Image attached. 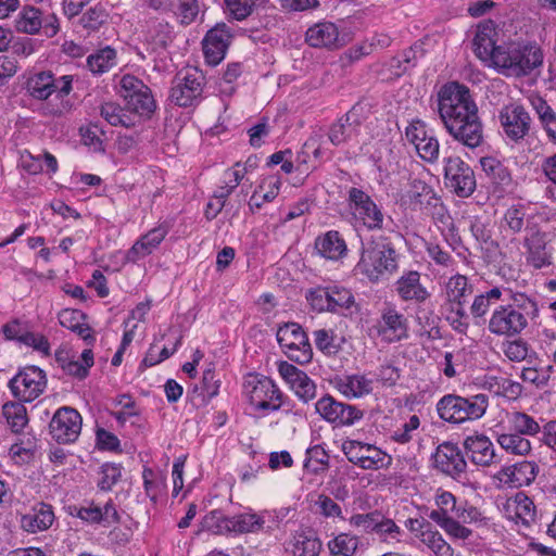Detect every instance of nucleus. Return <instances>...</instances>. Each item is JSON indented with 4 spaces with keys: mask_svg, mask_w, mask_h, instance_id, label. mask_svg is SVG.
Masks as SVG:
<instances>
[{
    "mask_svg": "<svg viewBox=\"0 0 556 556\" xmlns=\"http://www.w3.org/2000/svg\"><path fill=\"white\" fill-rule=\"evenodd\" d=\"M439 118L458 143L477 149L484 142V126L471 90L458 81L444 84L437 93Z\"/></svg>",
    "mask_w": 556,
    "mask_h": 556,
    "instance_id": "1",
    "label": "nucleus"
},
{
    "mask_svg": "<svg viewBox=\"0 0 556 556\" xmlns=\"http://www.w3.org/2000/svg\"><path fill=\"white\" fill-rule=\"evenodd\" d=\"M403 240L397 231H390L389 236L372 238L367 248H364L361 258L355 266L356 273L365 276L371 282L379 281L384 275L397 270V253L395 244Z\"/></svg>",
    "mask_w": 556,
    "mask_h": 556,
    "instance_id": "2",
    "label": "nucleus"
},
{
    "mask_svg": "<svg viewBox=\"0 0 556 556\" xmlns=\"http://www.w3.org/2000/svg\"><path fill=\"white\" fill-rule=\"evenodd\" d=\"M543 51L532 42H508L500 45L493 66L507 77H523L543 64Z\"/></svg>",
    "mask_w": 556,
    "mask_h": 556,
    "instance_id": "3",
    "label": "nucleus"
},
{
    "mask_svg": "<svg viewBox=\"0 0 556 556\" xmlns=\"http://www.w3.org/2000/svg\"><path fill=\"white\" fill-rule=\"evenodd\" d=\"M488 407L489 396L483 393L467 397L454 393L445 394L435 406L439 417L452 425L479 420L485 415Z\"/></svg>",
    "mask_w": 556,
    "mask_h": 556,
    "instance_id": "4",
    "label": "nucleus"
},
{
    "mask_svg": "<svg viewBox=\"0 0 556 556\" xmlns=\"http://www.w3.org/2000/svg\"><path fill=\"white\" fill-rule=\"evenodd\" d=\"M119 94L127 106L140 116L150 117L156 110L151 89L139 78L126 74L119 80Z\"/></svg>",
    "mask_w": 556,
    "mask_h": 556,
    "instance_id": "5",
    "label": "nucleus"
},
{
    "mask_svg": "<svg viewBox=\"0 0 556 556\" xmlns=\"http://www.w3.org/2000/svg\"><path fill=\"white\" fill-rule=\"evenodd\" d=\"M46 387V372L34 365L21 368L9 381L12 395L20 402H33L43 393Z\"/></svg>",
    "mask_w": 556,
    "mask_h": 556,
    "instance_id": "6",
    "label": "nucleus"
},
{
    "mask_svg": "<svg viewBox=\"0 0 556 556\" xmlns=\"http://www.w3.org/2000/svg\"><path fill=\"white\" fill-rule=\"evenodd\" d=\"M243 392L255 409L264 414L278 409V404L273 402L278 399V390L273 379L260 374H249L244 378Z\"/></svg>",
    "mask_w": 556,
    "mask_h": 556,
    "instance_id": "7",
    "label": "nucleus"
},
{
    "mask_svg": "<svg viewBox=\"0 0 556 556\" xmlns=\"http://www.w3.org/2000/svg\"><path fill=\"white\" fill-rule=\"evenodd\" d=\"M280 350L290 361L299 364L308 363L313 356L308 338L296 323L280 325Z\"/></svg>",
    "mask_w": 556,
    "mask_h": 556,
    "instance_id": "8",
    "label": "nucleus"
},
{
    "mask_svg": "<svg viewBox=\"0 0 556 556\" xmlns=\"http://www.w3.org/2000/svg\"><path fill=\"white\" fill-rule=\"evenodd\" d=\"M443 162L446 187L460 198L471 195L477 185L472 168L459 156L444 157Z\"/></svg>",
    "mask_w": 556,
    "mask_h": 556,
    "instance_id": "9",
    "label": "nucleus"
},
{
    "mask_svg": "<svg viewBox=\"0 0 556 556\" xmlns=\"http://www.w3.org/2000/svg\"><path fill=\"white\" fill-rule=\"evenodd\" d=\"M315 409L323 419L336 427L352 426L364 416L362 409L340 402L329 394L324 395L316 402Z\"/></svg>",
    "mask_w": 556,
    "mask_h": 556,
    "instance_id": "10",
    "label": "nucleus"
},
{
    "mask_svg": "<svg viewBox=\"0 0 556 556\" xmlns=\"http://www.w3.org/2000/svg\"><path fill=\"white\" fill-rule=\"evenodd\" d=\"M342 451L349 462L366 470H377L391 463V457L380 448L355 440L345 441Z\"/></svg>",
    "mask_w": 556,
    "mask_h": 556,
    "instance_id": "11",
    "label": "nucleus"
},
{
    "mask_svg": "<svg viewBox=\"0 0 556 556\" xmlns=\"http://www.w3.org/2000/svg\"><path fill=\"white\" fill-rule=\"evenodd\" d=\"M528 326L525 314L515 307L500 305L488 319V331L496 337L511 338L518 336Z\"/></svg>",
    "mask_w": 556,
    "mask_h": 556,
    "instance_id": "12",
    "label": "nucleus"
},
{
    "mask_svg": "<svg viewBox=\"0 0 556 556\" xmlns=\"http://www.w3.org/2000/svg\"><path fill=\"white\" fill-rule=\"evenodd\" d=\"M83 418L73 407L59 408L49 424V431L53 440L60 444L75 442L81 431Z\"/></svg>",
    "mask_w": 556,
    "mask_h": 556,
    "instance_id": "13",
    "label": "nucleus"
},
{
    "mask_svg": "<svg viewBox=\"0 0 556 556\" xmlns=\"http://www.w3.org/2000/svg\"><path fill=\"white\" fill-rule=\"evenodd\" d=\"M533 218H527L523 247L527 249V262L536 269L552 264L551 253L547 251V233L543 232Z\"/></svg>",
    "mask_w": 556,
    "mask_h": 556,
    "instance_id": "14",
    "label": "nucleus"
},
{
    "mask_svg": "<svg viewBox=\"0 0 556 556\" xmlns=\"http://www.w3.org/2000/svg\"><path fill=\"white\" fill-rule=\"evenodd\" d=\"M349 202L354 210L355 216L362 220L368 230L382 228L384 215L365 191L355 187L351 188L349 190Z\"/></svg>",
    "mask_w": 556,
    "mask_h": 556,
    "instance_id": "15",
    "label": "nucleus"
},
{
    "mask_svg": "<svg viewBox=\"0 0 556 556\" xmlns=\"http://www.w3.org/2000/svg\"><path fill=\"white\" fill-rule=\"evenodd\" d=\"M405 137L415 147L419 157L427 163H434L439 159L440 143L434 136L428 135L426 124L414 119L405 129Z\"/></svg>",
    "mask_w": 556,
    "mask_h": 556,
    "instance_id": "16",
    "label": "nucleus"
},
{
    "mask_svg": "<svg viewBox=\"0 0 556 556\" xmlns=\"http://www.w3.org/2000/svg\"><path fill=\"white\" fill-rule=\"evenodd\" d=\"M203 87L202 74H186L184 77L177 78L170 89L169 98L172 102L181 108L197 105L202 99Z\"/></svg>",
    "mask_w": 556,
    "mask_h": 556,
    "instance_id": "17",
    "label": "nucleus"
},
{
    "mask_svg": "<svg viewBox=\"0 0 556 556\" xmlns=\"http://www.w3.org/2000/svg\"><path fill=\"white\" fill-rule=\"evenodd\" d=\"M305 41L313 48L338 50L345 46L344 35L340 34L338 26L329 21L318 22L305 33Z\"/></svg>",
    "mask_w": 556,
    "mask_h": 556,
    "instance_id": "18",
    "label": "nucleus"
},
{
    "mask_svg": "<svg viewBox=\"0 0 556 556\" xmlns=\"http://www.w3.org/2000/svg\"><path fill=\"white\" fill-rule=\"evenodd\" d=\"M498 118L505 135L513 141L523 139L530 130L531 117L522 105H505Z\"/></svg>",
    "mask_w": 556,
    "mask_h": 556,
    "instance_id": "19",
    "label": "nucleus"
},
{
    "mask_svg": "<svg viewBox=\"0 0 556 556\" xmlns=\"http://www.w3.org/2000/svg\"><path fill=\"white\" fill-rule=\"evenodd\" d=\"M435 468L454 479L466 472L467 462L457 446L452 442L441 443L434 453Z\"/></svg>",
    "mask_w": 556,
    "mask_h": 556,
    "instance_id": "20",
    "label": "nucleus"
},
{
    "mask_svg": "<svg viewBox=\"0 0 556 556\" xmlns=\"http://www.w3.org/2000/svg\"><path fill=\"white\" fill-rule=\"evenodd\" d=\"M496 40L497 30L494 22L484 21L477 25L472 38V50L479 60L488 62L490 66L494 61L496 51L500 49Z\"/></svg>",
    "mask_w": 556,
    "mask_h": 556,
    "instance_id": "21",
    "label": "nucleus"
},
{
    "mask_svg": "<svg viewBox=\"0 0 556 556\" xmlns=\"http://www.w3.org/2000/svg\"><path fill=\"white\" fill-rule=\"evenodd\" d=\"M230 31L226 24H217L210 29L203 39V52L207 64H219L227 52L230 43Z\"/></svg>",
    "mask_w": 556,
    "mask_h": 556,
    "instance_id": "22",
    "label": "nucleus"
},
{
    "mask_svg": "<svg viewBox=\"0 0 556 556\" xmlns=\"http://www.w3.org/2000/svg\"><path fill=\"white\" fill-rule=\"evenodd\" d=\"M539 466L534 462L522 460L503 467L495 478L504 485L519 489L530 485L536 478Z\"/></svg>",
    "mask_w": 556,
    "mask_h": 556,
    "instance_id": "23",
    "label": "nucleus"
},
{
    "mask_svg": "<svg viewBox=\"0 0 556 556\" xmlns=\"http://www.w3.org/2000/svg\"><path fill=\"white\" fill-rule=\"evenodd\" d=\"M463 446L467 457L477 466L490 467L498 462L494 444L483 433L468 435Z\"/></svg>",
    "mask_w": 556,
    "mask_h": 556,
    "instance_id": "24",
    "label": "nucleus"
},
{
    "mask_svg": "<svg viewBox=\"0 0 556 556\" xmlns=\"http://www.w3.org/2000/svg\"><path fill=\"white\" fill-rule=\"evenodd\" d=\"M400 203L402 206L417 211L425 210L429 205L437 207L440 204V198L424 180L414 178L409 181L408 189L401 194Z\"/></svg>",
    "mask_w": 556,
    "mask_h": 556,
    "instance_id": "25",
    "label": "nucleus"
},
{
    "mask_svg": "<svg viewBox=\"0 0 556 556\" xmlns=\"http://www.w3.org/2000/svg\"><path fill=\"white\" fill-rule=\"evenodd\" d=\"M375 328L378 336L388 342L407 338V319L394 306H387L382 309Z\"/></svg>",
    "mask_w": 556,
    "mask_h": 556,
    "instance_id": "26",
    "label": "nucleus"
},
{
    "mask_svg": "<svg viewBox=\"0 0 556 556\" xmlns=\"http://www.w3.org/2000/svg\"><path fill=\"white\" fill-rule=\"evenodd\" d=\"M280 377L302 401L307 402L314 397L315 383L303 370L280 361Z\"/></svg>",
    "mask_w": 556,
    "mask_h": 556,
    "instance_id": "27",
    "label": "nucleus"
},
{
    "mask_svg": "<svg viewBox=\"0 0 556 556\" xmlns=\"http://www.w3.org/2000/svg\"><path fill=\"white\" fill-rule=\"evenodd\" d=\"M362 108L353 106L337 123L331 125L328 137L332 144L340 146L355 138L359 132Z\"/></svg>",
    "mask_w": 556,
    "mask_h": 556,
    "instance_id": "28",
    "label": "nucleus"
},
{
    "mask_svg": "<svg viewBox=\"0 0 556 556\" xmlns=\"http://www.w3.org/2000/svg\"><path fill=\"white\" fill-rule=\"evenodd\" d=\"M211 520L216 521V532L223 530L232 532H252L261 527V519L255 514H240L232 517L224 516L220 511H212Z\"/></svg>",
    "mask_w": 556,
    "mask_h": 556,
    "instance_id": "29",
    "label": "nucleus"
},
{
    "mask_svg": "<svg viewBox=\"0 0 556 556\" xmlns=\"http://www.w3.org/2000/svg\"><path fill=\"white\" fill-rule=\"evenodd\" d=\"M395 291L403 301L424 303L430 298V292L420 283L417 270L404 273L395 282Z\"/></svg>",
    "mask_w": 556,
    "mask_h": 556,
    "instance_id": "30",
    "label": "nucleus"
},
{
    "mask_svg": "<svg viewBox=\"0 0 556 556\" xmlns=\"http://www.w3.org/2000/svg\"><path fill=\"white\" fill-rule=\"evenodd\" d=\"M167 232V227L162 225L151 229L127 251L125 255L126 262L136 263L151 254L164 240Z\"/></svg>",
    "mask_w": 556,
    "mask_h": 556,
    "instance_id": "31",
    "label": "nucleus"
},
{
    "mask_svg": "<svg viewBox=\"0 0 556 556\" xmlns=\"http://www.w3.org/2000/svg\"><path fill=\"white\" fill-rule=\"evenodd\" d=\"M54 521L52 506L40 502L31 510L21 517V527L29 533H37L49 529Z\"/></svg>",
    "mask_w": 556,
    "mask_h": 556,
    "instance_id": "32",
    "label": "nucleus"
},
{
    "mask_svg": "<svg viewBox=\"0 0 556 556\" xmlns=\"http://www.w3.org/2000/svg\"><path fill=\"white\" fill-rule=\"evenodd\" d=\"M372 383L365 375L354 374L337 377L333 387L348 399H358L372 392Z\"/></svg>",
    "mask_w": 556,
    "mask_h": 556,
    "instance_id": "33",
    "label": "nucleus"
},
{
    "mask_svg": "<svg viewBox=\"0 0 556 556\" xmlns=\"http://www.w3.org/2000/svg\"><path fill=\"white\" fill-rule=\"evenodd\" d=\"M506 511L508 513V517L516 523L521 522L523 526L529 527L535 521V505L532 500L522 492L517 493L513 500L507 502Z\"/></svg>",
    "mask_w": 556,
    "mask_h": 556,
    "instance_id": "34",
    "label": "nucleus"
},
{
    "mask_svg": "<svg viewBox=\"0 0 556 556\" xmlns=\"http://www.w3.org/2000/svg\"><path fill=\"white\" fill-rule=\"evenodd\" d=\"M318 253L328 260L338 261L348 252L346 243L337 230H330L315 241Z\"/></svg>",
    "mask_w": 556,
    "mask_h": 556,
    "instance_id": "35",
    "label": "nucleus"
},
{
    "mask_svg": "<svg viewBox=\"0 0 556 556\" xmlns=\"http://www.w3.org/2000/svg\"><path fill=\"white\" fill-rule=\"evenodd\" d=\"M503 295V290L500 287L475 295L473 301L469 307L471 318L476 325H481L486 321L485 316L490 308L496 304Z\"/></svg>",
    "mask_w": 556,
    "mask_h": 556,
    "instance_id": "36",
    "label": "nucleus"
},
{
    "mask_svg": "<svg viewBox=\"0 0 556 556\" xmlns=\"http://www.w3.org/2000/svg\"><path fill=\"white\" fill-rule=\"evenodd\" d=\"M473 293V286L466 276L456 274L445 283V299L447 304H467V299Z\"/></svg>",
    "mask_w": 556,
    "mask_h": 556,
    "instance_id": "37",
    "label": "nucleus"
},
{
    "mask_svg": "<svg viewBox=\"0 0 556 556\" xmlns=\"http://www.w3.org/2000/svg\"><path fill=\"white\" fill-rule=\"evenodd\" d=\"M110 12L105 4L98 2L83 12L77 26L81 27L88 35L98 31L109 21Z\"/></svg>",
    "mask_w": 556,
    "mask_h": 556,
    "instance_id": "38",
    "label": "nucleus"
},
{
    "mask_svg": "<svg viewBox=\"0 0 556 556\" xmlns=\"http://www.w3.org/2000/svg\"><path fill=\"white\" fill-rule=\"evenodd\" d=\"M28 94L36 100H47L55 92V78L51 72H39L26 81Z\"/></svg>",
    "mask_w": 556,
    "mask_h": 556,
    "instance_id": "39",
    "label": "nucleus"
},
{
    "mask_svg": "<svg viewBox=\"0 0 556 556\" xmlns=\"http://www.w3.org/2000/svg\"><path fill=\"white\" fill-rule=\"evenodd\" d=\"M530 101L547 137L556 142V112L539 96L532 97Z\"/></svg>",
    "mask_w": 556,
    "mask_h": 556,
    "instance_id": "40",
    "label": "nucleus"
},
{
    "mask_svg": "<svg viewBox=\"0 0 556 556\" xmlns=\"http://www.w3.org/2000/svg\"><path fill=\"white\" fill-rule=\"evenodd\" d=\"M115 64L116 51L109 46L96 51L87 58V67L96 75H102L109 72Z\"/></svg>",
    "mask_w": 556,
    "mask_h": 556,
    "instance_id": "41",
    "label": "nucleus"
},
{
    "mask_svg": "<svg viewBox=\"0 0 556 556\" xmlns=\"http://www.w3.org/2000/svg\"><path fill=\"white\" fill-rule=\"evenodd\" d=\"M496 442L504 451L513 455L525 456L532 450L530 440L515 431L498 434L496 437Z\"/></svg>",
    "mask_w": 556,
    "mask_h": 556,
    "instance_id": "42",
    "label": "nucleus"
},
{
    "mask_svg": "<svg viewBox=\"0 0 556 556\" xmlns=\"http://www.w3.org/2000/svg\"><path fill=\"white\" fill-rule=\"evenodd\" d=\"M480 164L483 172L496 186L506 187L511 182V175L508 168L497 159L484 156L481 157Z\"/></svg>",
    "mask_w": 556,
    "mask_h": 556,
    "instance_id": "43",
    "label": "nucleus"
},
{
    "mask_svg": "<svg viewBox=\"0 0 556 556\" xmlns=\"http://www.w3.org/2000/svg\"><path fill=\"white\" fill-rule=\"evenodd\" d=\"M278 176H268L260 182L250 199L251 207H261L264 203L276 199L278 192Z\"/></svg>",
    "mask_w": 556,
    "mask_h": 556,
    "instance_id": "44",
    "label": "nucleus"
},
{
    "mask_svg": "<svg viewBox=\"0 0 556 556\" xmlns=\"http://www.w3.org/2000/svg\"><path fill=\"white\" fill-rule=\"evenodd\" d=\"M24 402H7L2 406L3 416L7 419L11 430L20 433L28 422L27 409L23 405Z\"/></svg>",
    "mask_w": 556,
    "mask_h": 556,
    "instance_id": "45",
    "label": "nucleus"
},
{
    "mask_svg": "<svg viewBox=\"0 0 556 556\" xmlns=\"http://www.w3.org/2000/svg\"><path fill=\"white\" fill-rule=\"evenodd\" d=\"M510 429L522 437H533L540 433L539 422L530 415L523 412H513L508 416Z\"/></svg>",
    "mask_w": 556,
    "mask_h": 556,
    "instance_id": "46",
    "label": "nucleus"
},
{
    "mask_svg": "<svg viewBox=\"0 0 556 556\" xmlns=\"http://www.w3.org/2000/svg\"><path fill=\"white\" fill-rule=\"evenodd\" d=\"M429 518L455 539L466 540L472 534L470 529L462 526L460 521L452 516L444 517L443 513H430Z\"/></svg>",
    "mask_w": 556,
    "mask_h": 556,
    "instance_id": "47",
    "label": "nucleus"
},
{
    "mask_svg": "<svg viewBox=\"0 0 556 556\" xmlns=\"http://www.w3.org/2000/svg\"><path fill=\"white\" fill-rule=\"evenodd\" d=\"M359 544L356 535L340 533L328 542L331 556H353Z\"/></svg>",
    "mask_w": 556,
    "mask_h": 556,
    "instance_id": "48",
    "label": "nucleus"
},
{
    "mask_svg": "<svg viewBox=\"0 0 556 556\" xmlns=\"http://www.w3.org/2000/svg\"><path fill=\"white\" fill-rule=\"evenodd\" d=\"M15 27L25 34H36L42 27L41 12L33 7H25L15 20Z\"/></svg>",
    "mask_w": 556,
    "mask_h": 556,
    "instance_id": "49",
    "label": "nucleus"
},
{
    "mask_svg": "<svg viewBox=\"0 0 556 556\" xmlns=\"http://www.w3.org/2000/svg\"><path fill=\"white\" fill-rule=\"evenodd\" d=\"M418 538L435 556H454V549L439 531L426 529L425 532L418 534Z\"/></svg>",
    "mask_w": 556,
    "mask_h": 556,
    "instance_id": "50",
    "label": "nucleus"
},
{
    "mask_svg": "<svg viewBox=\"0 0 556 556\" xmlns=\"http://www.w3.org/2000/svg\"><path fill=\"white\" fill-rule=\"evenodd\" d=\"M554 371L552 365L543 367H525L521 370L520 378L525 382H529L536 388H545L548 386L551 376Z\"/></svg>",
    "mask_w": 556,
    "mask_h": 556,
    "instance_id": "51",
    "label": "nucleus"
},
{
    "mask_svg": "<svg viewBox=\"0 0 556 556\" xmlns=\"http://www.w3.org/2000/svg\"><path fill=\"white\" fill-rule=\"evenodd\" d=\"M331 312L338 313L355 305V298L351 290L341 286H329Z\"/></svg>",
    "mask_w": 556,
    "mask_h": 556,
    "instance_id": "52",
    "label": "nucleus"
},
{
    "mask_svg": "<svg viewBox=\"0 0 556 556\" xmlns=\"http://www.w3.org/2000/svg\"><path fill=\"white\" fill-rule=\"evenodd\" d=\"M470 231L486 253L494 254L498 250V243L492 239L491 230L484 223L476 219L471 223Z\"/></svg>",
    "mask_w": 556,
    "mask_h": 556,
    "instance_id": "53",
    "label": "nucleus"
},
{
    "mask_svg": "<svg viewBox=\"0 0 556 556\" xmlns=\"http://www.w3.org/2000/svg\"><path fill=\"white\" fill-rule=\"evenodd\" d=\"M491 387L495 388L494 392L496 395L508 401H517L523 392V387L520 382L504 377L494 378Z\"/></svg>",
    "mask_w": 556,
    "mask_h": 556,
    "instance_id": "54",
    "label": "nucleus"
},
{
    "mask_svg": "<svg viewBox=\"0 0 556 556\" xmlns=\"http://www.w3.org/2000/svg\"><path fill=\"white\" fill-rule=\"evenodd\" d=\"M509 292L510 303L506 306L515 307V309L525 314V318H534L538 315V305L534 300L520 292H513L510 289H506Z\"/></svg>",
    "mask_w": 556,
    "mask_h": 556,
    "instance_id": "55",
    "label": "nucleus"
},
{
    "mask_svg": "<svg viewBox=\"0 0 556 556\" xmlns=\"http://www.w3.org/2000/svg\"><path fill=\"white\" fill-rule=\"evenodd\" d=\"M306 300L312 308L317 312H331L329 286L309 289L306 293Z\"/></svg>",
    "mask_w": 556,
    "mask_h": 556,
    "instance_id": "56",
    "label": "nucleus"
},
{
    "mask_svg": "<svg viewBox=\"0 0 556 556\" xmlns=\"http://www.w3.org/2000/svg\"><path fill=\"white\" fill-rule=\"evenodd\" d=\"M379 520H381V513L374 510L367 514H354L349 519V523L366 533H372L376 531Z\"/></svg>",
    "mask_w": 556,
    "mask_h": 556,
    "instance_id": "57",
    "label": "nucleus"
},
{
    "mask_svg": "<svg viewBox=\"0 0 556 556\" xmlns=\"http://www.w3.org/2000/svg\"><path fill=\"white\" fill-rule=\"evenodd\" d=\"M101 478L98 482V486L102 491H110L122 477L121 465L113 463H105L100 468Z\"/></svg>",
    "mask_w": 556,
    "mask_h": 556,
    "instance_id": "58",
    "label": "nucleus"
},
{
    "mask_svg": "<svg viewBox=\"0 0 556 556\" xmlns=\"http://www.w3.org/2000/svg\"><path fill=\"white\" fill-rule=\"evenodd\" d=\"M258 0H225L226 11L237 20L242 21L252 14Z\"/></svg>",
    "mask_w": 556,
    "mask_h": 556,
    "instance_id": "59",
    "label": "nucleus"
},
{
    "mask_svg": "<svg viewBox=\"0 0 556 556\" xmlns=\"http://www.w3.org/2000/svg\"><path fill=\"white\" fill-rule=\"evenodd\" d=\"M321 542L316 536L299 535L294 542L293 553L298 556H318Z\"/></svg>",
    "mask_w": 556,
    "mask_h": 556,
    "instance_id": "60",
    "label": "nucleus"
},
{
    "mask_svg": "<svg viewBox=\"0 0 556 556\" xmlns=\"http://www.w3.org/2000/svg\"><path fill=\"white\" fill-rule=\"evenodd\" d=\"M315 345L325 354H334L339 350V345L336 344V337L333 330L330 329H317L313 332Z\"/></svg>",
    "mask_w": 556,
    "mask_h": 556,
    "instance_id": "61",
    "label": "nucleus"
},
{
    "mask_svg": "<svg viewBox=\"0 0 556 556\" xmlns=\"http://www.w3.org/2000/svg\"><path fill=\"white\" fill-rule=\"evenodd\" d=\"M100 114L112 126H128L127 119L129 117L119 105L113 102L101 105Z\"/></svg>",
    "mask_w": 556,
    "mask_h": 556,
    "instance_id": "62",
    "label": "nucleus"
},
{
    "mask_svg": "<svg viewBox=\"0 0 556 556\" xmlns=\"http://www.w3.org/2000/svg\"><path fill=\"white\" fill-rule=\"evenodd\" d=\"M315 506L317 511L325 518L344 519L341 506L336 503L333 498L326 494L318 495L315 502Z\"/></svg>",
    "mask_w": 556,
    "mask_h": 556,
    "instance_id": "63",
    "label": "nucleus"
},
{
    "mask_svg": "<svg viewBox=\"0 0 556 556\" xmlns=\"http://www.w3.org/2000/svg\"><path fill=\"white\" fill-rule=\"evenodd\" d=\"M529 349V344L526 341L519 339L509 341L504 344L503 351L509 361L519 363L527 358Z\"/></svg>",
    "mask_w": 556,
    "mask_h": 556,
    "instance_id": "64",
    "label": "nucleus"
}]
</instances>
